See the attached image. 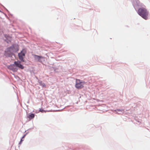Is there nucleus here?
<instances>
[{"mask_svg":"<svg viewBox=\"0 0 150 150\" xmlns=\"http://www.w3.org/2000/svg\"><path fill=\"white\" fill-rule=\"evenodd\" d=\"M138 13L144 19L146 20L148 19L149 13L146 8L144 7L139 8L138 11Z\"/></svg>","mask_w":150,"mask_h":150,"instance_id":"obj_1","label":"nucleus"},{"mask_svg":"<svg viewBox=\"0 0 150 150\" xmlns=\"http://www.w3.org/2000/svg\"><path fill=\"white\" fill-rule=\"evenodd\" d=\"M76 81L75 86L76 88L80 89L83 87L85 83L84 82L81 81V80L78 79H76Z\"/></svg>","mask_w":150,"mask_h":150,"instance_id":"obj_2","label":"nucleus"},{"mask_svg":"<svg viewBox=\"0 0 150 150\" xmlns=\"http://www.w3.org/2000/svg\"><path fill=\"white\" fill-rule=\"evenodd\" d=\"M26 52V50L25 49H23L20 53H18L19 59L21 62H24V58L25 57V54Z\"/></svg>","mask_w":150,"mask_h":150,"instance_id":"obj_3","label":"nucleus"},{"mask_svg":"<svg viewBox=\"0 0 150 150\" xmlns=\"http://www.w3.org/2000/svg\"><path fill=\"white\" fill-rule=\"evenodd\" d=\"M16 51V50L12 49V48L9 47L5 51L4 54L6 57H11L13 54V51Z\"/></svg>","mask_w":150,"mask_h":150,"instance_id":"obj_4","label":"nucleus"},{"mask_svg":"<svg viewBox=\"0 0 150 150\" xmlns=\"http://www.w3.org/2000/svg\"><path fill=\"white\" fill-rule=\"evenodd\" d=\"M14 64L17 67L21 69H24V67L21 64L20 61H16L14 62Z\"/></svg>","mask_w":150,"mask_h":150,"instance_id":"obj_5","label":"nucleus"},{"mask_svg":"<svg viewBox=\"0 0 150 150\" xmlns=\"http://www.w3.org/2000/svg\"><path fill=\"white\" fill-rule=\"evenodd\" d=\"M5 37L6 38V39H5V40L8 43L9 42H11L12 40V38L11 37H10L9 35H5Z\"/></svg>","mask_w":150,"mask_h":150,"instance_id":"obj_6","label":"nucleus"},{"mask_svg":"<svg viewBox=\"0 0 150 150\" xmlns=\"http://www.w3.org/2000/svg\"><path fill=\"white\" fill-rule=\"evenodd\" d=\"M34 56L35 59L40 62H41V61L40 60L41 59L44 58V57L42 56H39L36 55H34Z\"/></svg>","mask_w":150,"mask_h":150,"instance_id":"obj_7","label":"nucleus"},{"mask_svg":"<svg viewBox=\"0 0 150 150\" xmlns=\"http://www.w3.org/2000/svg\"><path fill=\"white\" fill-rule=\"evenodd\" d=\"M10 48H12V49L16 50V51H13V52H17L18 50V48L17 46L14 45H13L11 47H9Z\"/></svg>","mask_w":150,"mask_h":150,"instance_id":"obj_8","label":"nucleus"},{"mask_svg":"<svg viewBox=\"0 0 150 150\" xmlns=\"http://www.w3.org/2000/svg\"><path fill=\"white\" fill-rule=\"evenodd\" d=\"M35 116L34 114H31L29 115L28 116V118H29L30 119H31L33 118Z\"/></svg>","mask_w":150,"mask_h":150,"instance_id":"obj_9","label":"nucleus"},{"mask_svg":"<svg viewBox=\"0 0 150 150\" xmlns=\"http://www.w3.org/2000/svg\"><path fill=\"white\" fill-rule=\"evenodd\" d=\"M39 83L40 86H42L43 87H45V83L42 82V81L39 82Z\"/></svg>","mask_w":150,"mask_h":150,"instance_id":"obj_10","label":"nucleus"},{"mask_svg":"<svg viewBox=\"0 0 150 150\" xmlns=\"http://www.w3.org/2000/svg\"><path fill=\"white\" fill-rule=\"evenodd\" d=\"M25 137V135H24V136H23V137L22 138V139H21L20 142L19 143V144H21L22 142L23 141V140L22 139L24 137Z\"/></svg>","mask_w":150,"mask_h":150,"instance_id":"obj_11","label":"nucleus"},{"mask_svg":"<svg viewBox=\"0 0 150 150\" xmlns=\"http://www.w3.org/2000/svg\"><path fill=\"white\" fill-rule=\"evenodd\" d=\"M40 111V112H43L44 111V110H43L42 109H40V110H39Z\"/></svg>","mask_w":150,"mask_h":150,"instance_id":"obj_12","label":"nucleus"},{"mask_svg":"<svg viewBox=\"0 0 150 150\" xmlns=\"http://www.w3.org/2000/svg\"><path fill=\"white\" fill-rule=\"evenodd\" d=\"M10 69H11L13 71H15V70L13 68H10Z\"/></svg>","mask_w":150,"mask_h":150,"instance_id":"obj_13","label":"nucleus"},{"mask_svg":"<svg viewBox=\"0 0 150 150\" xmlns=\"http://www.w3.org/2000/svg\"><path fill=\"white\" fill-rule=\"evenodd\" d=\"M12 67V66H11V67Z\"/></svg>","mask_w":150,"mask_h":150,"instance_id":"obj_14","label":"nucleus"}]
</instances>
